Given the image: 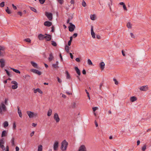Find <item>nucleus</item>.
Masks as SVG:
<instances>
[{
	"instance_id": "28",
	"label": "nucleus",
	"mask_w": 151,
	"mask_h": 151,
	"mask_svg": "<svg viewBox=\"0 0 151 151\" xmlns=\"http://www.w3.org/2000/svg\"><path fill=\"white\" fill-rule=\"evenodd\" d=\"M65 73L66 75V78L68 79H70V76L68 72L67 71H66Z\"/></svg>"
},
{
	"instance_id": "61",
	"label": "nucleus",
	"mask_w": 151,
	"mask_h": 151,
	"mask_svg": "<svg viewBox=\"0 0 151 151\" xmlns=\"http://www.w3.org/2000/svg\"><path fill=\"white\" fill-rule=\"evenodd\" d=\"M78 35V34L77 33H74L73 35V37H74V38H75Z\"/></svg>"
},
{
	"instance_id": "3",
	"label": "nucleus",
	"mask_w": 151,
	"mask_h": 151,
	"mask_svg": "<svg viewBox=\"0 0 151 151\" xmlns=\"http://www.w3.org/2000/svg\"><path fill=\"white\" fill-rule=\"evenodd\" d=\"M5 47L3 46L0 45V57H4L5 55Z\"/></svg>"
},
{
	"instance_id": "56",
	"label": "nucleus",
	"mask_w": 151,
	"mask_h": 151,
	"mask_svg": "<svg viewBox=\"0 0 151 151\" xmlns=\"http://www.w3.org/2000/svg\"><path fill=\"white\" fill-rule=\"evenodd\" d=\"M12 5L13 8L14 10H16L17 9V8L16 6H15L14 4H12Z\"/></svg>"
},
{
	"instance_id": "26",
	"label": "nucleus",
	"mask_w": 151,
	"mask_h": 151,
	"mask_svg": "<svg viewBox=\"0 0 151 151\" xmlns=\"http://www.w3.org/2000/svg\"><path fill=\"white\" fill-rule=\"evenodd\" d=\"M10 69L11 70H12L14 72H15L17 73H20V72L19 70L15 69L13 68H10Z\"/></svg>"
},
{
	"instance_id": "6",
	"label": "nucleus",
	"mask_w": 151,
	"mask_h": 151,
	"mask_svg": "<svg viewBox=\"0 0 151 151\" xmlns=\"http://www.w3.org/2000/svg\"><path fill=\"white\" fill-rule=\"evenodd\" d=\"M53 118L56 123L59 122L60 120V119L59 117L58 114L57 113H55L54 114Z\"/></svg>"
},
{
	"instance_id": "21",
	"label": "nucleus",
	"mask_w": 151,
	"mask_h": 151,
	"mask_svg": "<svg viewBox=\"0 0 151 151\" xmlns=\"http://www.w3.org/2000/svg\"><path fill=\"white\" fill-rule=\"evenodd\" d=\"M37 92H38L40 94H42L43 93L42 91L39 88H37L36 89H34V92L35 93H36Z\"/></svg>"
},
{
	"instance_id": "36",
	"label": "nucleus",
	"mask_w": 151,
	"mask_h": 151,
	"mask_svg": "<svg viewBox=\"0 0 151 151\" xmlns=\"http://www.w3.org/2000/svg\"><path fill=\"white\" fill-rule=\"evenodd\" d=\"M6 11L8 14H11L12 13L11 11L9 10L8 7H7V9H6Z\"/></svg>"
},
{
	"instance_id": "14",
	"label": "nucleus",
	"mask_w": 151,
	"mask_h": 151,
	"mask_svg": "<svg viewBox=\"0 0 151 151\" xmlns=\"http://www.w3.org/2000/svg\"><path fill=\"white\" fill-rule=\"evenodd\" d=\"M147 86H143L139 88L140 90L143 91H146L147 90Z\"/></svg>"
},
{
	"instance_id": "10",
	"label": "nucleus",
	"mask_w": 151,
	"mask_h": 151,
	"mask_svg": "<svg viewBox=\"0 0 151 151\" xmlns=\"http://www.w3.org/2000/svg\"><path fill=\"white\" fill-rule=\"evenodd\" d=\"M0 67L3 68L5 66V60L3 59H0Z\"/></svg>"
},
{
	"instance_id": "13",
	"label": "nucleus",
	"mask_w": 151,
	"mask_h": 151,
	"mask_svg": "<svg viewBox=\"0 0 151 151\" xmlns=\"http://www.w3.org/2000/svg\"><path fill=\"white\" fill-rule=\"evenodd\" d=\"M59 142L58 141H55L53 145V149L54 150L56 151L57 150V148L58 147Z\"/></svg>"
},
{
	"instance_id": "38",
	"label": "nucleus",
	"mask_w": 151,
	"mask_h": 151,
	"mask_svg": "<svg viewBox=\"0 0 151 151\" xmlns=\"http://www.w3.org/2000/svg\"><path fill=\"white\" fill-rule=\"evenodd\" d=\"M69 47L68 46H67V45H66L65 46V50L66 51V52L68 53L69 52Z\"/></svg>"
},
{
	"instance_id": "24",
	"label": "nucleus",
	"mask_w": 151,
	"mask_h": 151,
	"mask_svg": "<svg viewBox=\"0 0 151 151\" xmlns=\"http://www.w3.org/2000/svg\"><path fill=\"white\" fill-rule=\"evenodd\" d=\"M7 134V132L6 130H4L2 132L1 137H5Z\"/></svg>"
},
{
	"instance_id": "2",
	"label": "nucleus",
	"mask_w": 151,
	"mask_h": 151,
	"mask_svg": "<svg viewBox=\"0 0 151 151\" xmlns=\"http://www.w3.org/2000/svg\"><path fill=\"white\" fill-rule=\"evenodd\" d=\"M7 110L6 107L4 104V103L2 102L0 104V114L2 115H4V112Z\"/></svg>"
},
{
	"instance_id": "25",
	"label": "nucleus",
	"mask_w": 151,
	"mask_h": 151,
	"mask_svg": "<svg viewBox=\"0 0 151 151\" xmlns=\"http://www.w3.org/2000/svg\"><path fill=\"white\" fill-rule=\"evenodd\" d=\"M17 109H18V112L19 114V116L20 117H22V113L21 111L20 110H19V106H17Z\"/></svg>"
},
{
	"instance_id": "58",
	"label": "nucleus",
	"mask_w": 151,
	"mask_h": 151,
	"mask_svg": "<svg viewBox=\"0 0 151 151\" xmlns=\"http://www.w3.org/2000/svg\"><path fill=\"white\" fill-rule=\"evenodd\" d=\"M51 32H54V27L53 26H52L51 27Z\"/></svg>"
},
{
	"instance_id": "50",
	"label": "nucleus",
	"mask_w": 151,
	"mask_h": 151,
	"mask_svg": "<svg viewBox=\"0 0 151 151\" xmlns=\"http://www.w3.org/2000/svg\"><path fill=\"white\" fill-rule=\"evenodd\" d=\"M58 2L61 4H62L63 2V0H57Z\"/></svg>"
},
{
	"instance_id": "29",
	"label": "nucleus",
	"mask_w": 151,
	"mask_h": 151,
	"mask_svg": "<svg viewBox=\"0 0 151 151\" xmlns=\"http://www.w3.org/2000/svg\"><path fill=\"white\" fill-rule=\"evenodd\" d=\"M52 110L51 109H49L47 112V115L48 116H50L51 115L52 113Z\"/></svg>"
},
{
	"instance_id": "1",
	"label": "nucleus",
	"mask_w": 151,
	"mask_h": 151,
	"mask_svg": "<svg viewBox=\"0 0 151 151\" xmlns=\"http://www.w3.org/2000/svg\"><path fill=\"white\" fill-rule=\"evenodd\" d=\"M61 145L60 147L61 149L63 151H65L67 149L68 145V142L65 139L61 142Z\"/></svg>"
},
{
	"instance_id": "46",
	"label": "nucleus",
	"mask_w": 151,
	"mask_h": 151,
	"mask_svg": "<svg viewBox=\"0 0 151 151\" xmlns=\"http://www.w3.org/2000/svg\"><path fill=\"white\" fill-rule=\"evenodd\" d=\"M5 5V2L4 1L0 3V6L1 7H3Z\"/></svg>"
},
{
	"instance_id": "57",
	"label": "nucleus",
	"mask_w": 151,
	"mask_h": 151,
	"mask_svg": "<svg viewBox=\"0 0 151 151\" xmlns=\"http://www.w3.org/2000/svg\"><path fill=\"white\" fill-rule=\"evenodd\" d=\"M93 111L94 112L98 108L97 107H94L93 108Z\"/></svg>"
},
{
	"instance_id": "18",
	"label": "nucleus",
	"mask_w": 151,
	"mask_h": 151,
	"mask_svg": "<svg viewBox=\"0 0 151 151\" xmlns=\"http://www.w3.org/2000/svg\"><path fill=\"white\" fill-rule=\"evenodd\" d=\"M45 35H47V36H45V39L47 41H50L51 39V36L50 35H48L47 34H46Z\"/></svg>"
},
{
	"instance_id": "11",
	"label": "nucleus",
	"mask_w": 151,
	"mask_h": 151,
	"mask_svg": "<svg viewBox=\"0 0 151 151\" xmlns=\"http://www.w3.org/2000/svg\"><path fill=\"white\" fill-rule=\"evenodd\" d=\"M31 71L34 73L38 74L39 76L41 75L42 73L41 72L36 69H33L31 70Z\"/></svg>"
},
{
	"instance_id": "43",
	"label": "nucleus",
	"mask_w": 151,
	"mask_h": 151,
	"mask_svg": "<svg viewBox=\"0 0 151 151\" xmlns=\"http://www.w3.org/2000/svg\"><path fill=\"white\" fill-rule=\"evenodd\" d=\"M24 41L28 42H31V40L29 38L25 39L24 40Z\"/></svg>"
},
{
	"instance_id": "12",
	"label": "nucleus",
	"mask_w": 151,
	"mask_h": 151,
	"mask_svg": "<svg viewBox=\"0 0 151 151\" xmlns=\"http://www.w3.org/2000/svg\"><path fill=\"white\" fill-rule=\"evenodd\" d=\"M78 151H86V148L84 145H81Z\"/></svg>"
},
{
	"instance_id": "34",
	"label": "nucleus",
	"mask_w": 151,
	"mask_h": 151,
	"mask_svg": "<svg viewBox=\"0 0 151 151\" xmlns=\"http://www.w3.org/2000/svg\"><path fill=\"white\" fill-rule=\"evenodd\" d=\"M4 128H6L8 126L9 124L8 122L7 121H5L4 124Z\"/></svg>"
},
{
	"instance_id": "59",
	"label": "nucleus",
	"mask_w": 151,
	"mask_h": 151,
	"mask_svg": "<svg viewBox=\"0 0 151 151\" xmlns=\"http://www.w3.org/2000/svg\"><path fill=\"white\" fill-rule=\"evenodd\" d=\"M76 60L78 62H80V60L79 58H76Z\"/></svg>"
},
{
	"instance_id": "9",
	"label": "nucleus",
	"mask_w": 151,
	"mask_h": 151,
	"mask_svg": "<svg viewBox=\"0 0 151 151\" xmlns=\"http://www.w3.org/2000/svg\"><path fill=\"white\" fill-rule=\"evenodd\" d=\"M3 140V139H0V148H1L3 150H4L5 149V147L3 145L4 143Z\"/></svg>"
},
{
	"instance_id": "17",
	"label": "nucleus",
	"mask_w": 151,
	"mask_h": 151,
	"mask_svg": "<svg viewBox=\"0 0 151 151\" xmlns=\"http://www.w3.org/2000/svg\"><path fill=\"white\" fill-rule=\"evenodd\" d=\"M30 63H31V64H32V66L36 68H37V69L39 68V67L38 66L37 64L36 63L33 61H31Z\"/></svg>"
},
{
	"instance_id": "54",
	"label": "nucleus",
	"mask_w": 151,
	"mask_h": 151,
	"mask_svg": "<svg viewBox=\"0 0 151 151\" xmlns=\"http://www.w3.org/2000/svg\"><path fill=\"white\" fill-rule=\"evenodd\" d=\"M103 83H101L100 84V85L99 86V89L100 91H101V87L103 85Z\"/></svg>"
},
{
	"instance_id": "33",
	"label": "nucleus",
	"mask_w": 151,
	"mask_h": 151,
	"mask_svg": "<svg viewBox=\"0 0 151 151\" xmlns=\"http://www.w3.org/2000/svg\"><path fill=\"white\" fill-rule=\"evenodd\" d=\"M42 146L41 145H40L38 146L37 151H42Z\"/></svg>"
},
{
	"instance_id": "5",
	"label": "nucleus",
	"mask_w": 151,
	"mask_h": 151,
	"mask_svg": "<svg viewBox=\"0 0 151 151\" xmlns=\"http://www.w3.org/2000/svg\"><path fill=\"white\" fill-rule=\"evenodd\" d=\"M69 24L70 26L68 27L69 30L70 32H73L75 28V26L71 23H70Z\"/></svg>"
},
{
	"instance_id": "30",
	"label": "nucleus",
	"mask_w": 151,
	"mask_h": 151,
	"mask_svg": "<svg viewBox=\"0 0 151 151\" xmlns=\"http://www.w3.org/2000/svg\"><path fill=\"white\" fill-rule=\"evenodd\" d=\"M53 58V56L52 55V53H50V54L49 57L48 58V60L49 61H51Z\"/></svg>"
},
{
	"instance_id": "37",
	"label": "nucleus",
	"mask_w": 151,
	"mask_h": 151,
	"mask_svg": "<svg viewBox=\"0 0 151 151\" xmlns=\"http://www.w3.org/2000/svg\"><path fill=\"white\" fill-rule=\"evenodd\" d=\"M51 42V44L53 46L56 47L57 45V43L53 41H52Z\"/></svg>"
},
{
	"instance_id": "15",
	"label": "nucleus",
	"mask_w": 151,
	"mask_h": 151,
	"mask_svg": "<svg viewBox=\"0 0 151 151\" xmlns=\"http://www.w3.org/2000/svg\"><path fill=\"white\" fill-rule=\"evenodd\" d=\"M52 23L49 21H46L44 22V25L47 27H50L52 25Z\"/></svg>"
},
{
	"instance_id": "53",
	"label": "nucleus",
	"mask_w": 151,
	"mask_h": 151,
	"mask_svg": "<svg viewBox=\"0 0 151 151\" xmlns=\"http://www.w3.org/2000/svg\"><path fill=\"white\" fill-rule=\"evenodd\" d=\"M18 15H19L20 16H22V12H18L17 13Z\"/></svg>"
},
{
	"instance_id": "44",
	"label": "nucleus",
	"mask_w": 151,
	"mask_h": 151,
	"mask_svg": "<svg viewBox=\"0 0 151 151\" xmlns=\"http://www.w3.org/2000/svg\"><path fill=\"white\" fill-rule=\"evenodd\" d=\"M88 64L89 65H92V63L91 62V60L89 59H88Z\"/></svg>"
},
{
	"instance_id": "45",
	"label": "nucleus",
	"mask_w": 151,
	"mask_h": 151,
	"mask_svg": "<svg viewBox=\"0 0 151 151\" xmlns=\"http://www.w3.org/2000/svg\"><path fill=\"white\" fill-rule=\"evenodd\" d=\"M76 103H73L72 104V105H71V107L73 108H76Z\"/></svg>"
},
{
	"instance_id": "64",
	"label": "nucleus",
	"mask_w": 151,
	"mask_h": 151,
	"mask_svg": "<svg viewBox=\"0 0 151 151\" xmlns=\"http://www.w3.org/2000/svg\"><path fill=\"white\" fill-rule=\"evenodd\" d=\"M16 151H19V149L18 146H16L15 148Z\"/></svg>"
},
{
	"instance_id": "20",
	"label": "nucleus",
	"mask_w": 151,
	"mask_h": 151,
	"mask_svg": "<svg viewBox=\"0 0 151 151\" xmlns=\"http://www.w3.org/2000/svg\"><path fill=\"white\" fill-rule=\"evenodd\" d=\"M45 36L42 34H40L38 36V37L39 40H42L45 38Z\"/></svg>"
},
{
	"instance_id": "19",
	"label": "nucleus",
	"mask_w": 151,
	"mask_h": 151,
	"mask_svg": "<svg viewBox=\"0 0 151 151\" xmlns=\"http://www.w3.org/2000/svg\"><path fill=\"white\" fill-rule=\"evenodd\" d=\"M93 26H91V34L92 35V37L93 38H95V34L94 32H93Z\"/></svg>"
},
{
	"instance_id": "16",
	"label": "nucleus",
	"mask_w": 151,
	"mask_h": 151,
	"mask_svg": "<svg viewBox=\"0 0 151 151\" xmlns=\"http://www.w3.org/2000/svg\"><path fill=\"white\" fill-rule=\"evenodd\" d=\"M99 66L101 69V70H103L104 68V63L103 62L100 63L99 64Z\"/></svg>"
},
{
	"instance_id": "35",
	"label": "nucleus",
	"mask_w": 151,
	"mask_h": 151,
	"mask_svg": "<svg viewBox=\"0 0 151 151\" xmlns=\"http://www.w3.org/2000/svg\"><path fill=\"white\" fill-rule=\"evenodd\" d=\"M127 27L129 28H132V24L129 22L127 23Z\"/></svg>"
},
{
	"instance_id": "41",
	"label": "nucleus",
	"mask_w": 151,
	"mask_h": 151,
	"mask_svg": "<svg viewBox=\"0 0 151 151\" xmlns=\"http://www.w3.org/2000/svg\"><path fill=\"white\" fill-rule=\"evenodd\" d=\"M5 71L6 72V73H7L8 76L9 77L11 76V75L10 74L9 72L6 69H5Z\"/></svg>"
},
{
	"instance_id": "47",
	"label": "nucleus",
	"mask_w": 151,
	"mask_h": 151,
	"mask_svg": "<svg viewBox=\"0 0 151 151\" xmlns=\"http://www.w3.org/2000/svg\"><path fill=\"white\" fill-rule=\"evenodd\" d=\"M25 78H27L29 79L30 77V76L29 75H26L24 76Z\"/></svg>"
},
{
	"instance_id": "22",
	"label": "nucleus",
	"mask_w": 151,
	"mask_h": 151,
	"mask_svg": "<svg viewBox=\"0 0 151 151\" xmlns=\"http://www.w3.org/2000/svg\"><path fill=\"white\" fill-rule=\"evenodd\" d=\"M75 69L78 75L80 76L81 75V72L79 69L78 68V67H75Z\"/></svg>"
},
{
	"instance_id": "39",
	"label": "nucleus",
	"mask_w": 151,
	"mask_h": 151,
	"mask_svg": "<svg viewBox=\"0 0 151 151\" xmlns=\"http://www.w3.org/2000/svg\"><path fill=\"white\" fill-rule=\"evenodd\" d=\"M30 9L31 10L34 12L35 13H37V11L36 10L35 8H33V7H30Z\"/></svg>"
},
{
	"instance_id": "23",
	"label": "nucleus",
	"mask_w": 151,
	"mask_h": 151,
	"mask_svg": "<svg viewBox=\"0 0 151 151\" xmlns=\"http://www.w3.org/2000/svg\"><path fill=\"white\" fill-rule=\"evenodd\" d=\"M130 100L132 102H133L137 100V98L135 96L131 97L130 98Z\"/></svg>"
},
{
	"instance_id": "32",
	"label": "nucleus",
	"mask_w": 151,
	"mask_h": 151,
	"mask_svg": "<svg viewBox=\"0 0 151 151\" xmlns=\"http://www.w3.org/2000/svg\"><path fill=\"white\" fill-rule=\"evenodd\" d=\"M96 16L95 14H91L90 15V18L91 19L93 20H94L95 19Z\"/></svg>"
},
{
	"instance_id": "31",
	"label": "nucleus",
	"mask_w": 151,
	"mask_h": 151,
	"mask_svg": "<svg viewBox=\"0 0 151 151\" xmlns=\"http://www.w3.org/2000/svg\"><path fill=\"white\" fill-rule=\"evenodd\" d=\"M73 40V37L71 36L70 37V40L68 42V45L69 46H70L71 45V42Z\"/></svg>"
},
{
	"instance_id": "40",
	"label": "nucleus",
	"mask_w": 151,
	"mask_h": 151,
	"mask_svg": "<svg viewBox=\"0 0 151 151\" xmlns=\"http://www.w3.org/2000/svg\"><path fill=\"white\" fill-rule=\"evenodd\" d=\"M146 144L144 145L142 147V150L143 151H145L146 148Z\"/></svg>"
},
{
	"instance_id": "60",
	"label": "nucleus",
	"mask_w": 151,
	"mask_h": 151,
	"mask_svg": "<svg viewBox=\"0 0 151 151\" xmlns=\"http://www.w3.org/2000/svg\"><path fill=\"white\" fill-rule=\"evenodd\" d=\"M58 81L59 83H61L62 82V81L58 77H57Z\"/></svg>"
},
{
	"instance_id": "7",
	"label": "nucleus",
	"mask_w": 151,
	"mask_h": 151,
	"mask_svg": "<svg viewBox=\"0 0 151 151\" xmlns=\"http://www.w3.org/2000/svg\"><path fill=\"white\" fill-rule=\"evenodd\" d=\"M45 15L50 20H52V13L46 12L45 13Z\"/></svg>"
},
{
	"instance_id": "52",
	"label": "nucleus",
	"mask_w": 151,
	"mask_h": 151,
	"mask_svg": "<svg viewBox=\"0 0 151 151\" xmlns=\"http://www.w3.org/2000/svg\"><path fill=\"white\" fill-rule=\"evenodd\" d=\"M130 35L132 37V38H135V36L134 35V34L132 33H130Z\"/></svg>"
},
{
	"instance_id": "51",
	"label": "nucleus",
	"mask_w": 151,
	"mask_h": 151,
	"mask_svg": "<svg viewBox=\"0 0 151 151\" xmlns=\"http://www.w3.org/2000/svg\"><path fill=\"white\" fill-rule=\"evenodd\" d=\"M39 1L40 4H42L45 2V0H39Z\"/></svg>"
},
{
	"instance_id": "49",
	"label": "nucleus",
	"mask_w": 151,
	"mask_h": 151,
	"mask_svg": "<svg viewBox=\"0 0 151 151\" xmlns=\"http://www.w3.org/2000/svg\"><path fill=\"white\" fill-rule=\"evenodd\" d=\"M113 81H114L115 84L116 85H118V81H117V80L115 78H113Z\"/></svg>"
},
{
	"instance_id": "4",
	"label": "nucleus",
	"mask_w": 151,
	"mask_h": 151,
	"mask_svg": "<svg viewBox=\"0 0 151 151\" xmlns=\"http://www.w3.org/2000/svg\"><path fill=\"white\" fill-rule=\"evenodd\" d=\"M27 113L29 116V118H33L34 116H37V113H34L30 111H27Z\"/></svg>"
},
{
	"instance_id": "8",
	"label": "nucleus",
	"mask_w": 151,
	"mask_h": 151,
	"mask_svg": "<svg viewBox=\"0 0 151 151\" xmlns=\"http://www.w3.org/2000/svg\"><path fill=\"white\" fill-rule=\"evenodd\" d=\"M12 84H14V85H12V88L13 89H17L18 87V83L17 82L15 81H12L11 82Z\"/></svg>"
},
{
	"instance_id": "62",
	"label": "nucleus",
	"mask_w": 151,
	"mask_h": 151,
	"mask_svg": "<svg viewBox=\"0 0 151 151\" xmlns=\"http://www.w3.org/2000/svg\"><path fill=\"white\" fill-rule=\"evenodd\" d=\"M94 123L95 124V125H96V127H98V124L96 122V120H95L94 121Z\"/></svg>"
},
{
	"instance_id": "63",
	"label": "nucleus",
	"mask_w": 151,
	"mask_h": 151,
	"mask_svg": "<svg viewBox=\"0 0 151 151\" xmlns=\"http://www.w3.org/2000/svg\"><path fill=\"white\" fill-rule=\"evenodd\" d=\"M13 128L14 129H15V128L16 127V125L15 124V123L14 122L13 124Z\"/></svg>"
},
{
	"instance_id": "27",
	"label": "nucleus",
	"mask_w": 151,
	"mask_h": 151,
	"mask_svg": "<svg viewBox=\"0 0 151 151\" xmlns=\"http://www.w3.org/2000/svg\"><path fill=\"white\" fill-rule=\"evenodd\" d=\"M14 137H12L11 140V142L12 144V145L13 146H15V145L14 143Z\"/></svg>"
},
{
	"instance_id": "48",
	"label": "nucleus",
	"mask_w": 151,
	"mask_h": 151,
	"mask_svg": "<svg viewBox=\"0 0 151 151\" xmlns=\"http://www.w3.org/2000/svg\"><path fill=\"white\" fill-rule=\"evenodd\" d=\"M82 5L84 7H85L86 6V3L83 0L82 2Z\"/></svg>"
},
{
	"instance_id": "55",
	"label": "nucleus",
	"mask_w": 151,
	"mask_h": 151,
	"mask_svg": "<svg viewBox=\"0 0 151 151\" xmlns=\"http://www.w3.org/2000/svg\"><path fill=\"white\" fill-rule=\"evenodd\" d=\"M123 9L124 10L126 11L127 10V8L125 4L123 5Z\"/></svg>"
},
{
	"instance_id": "42",
	"label": "nucleus",
	"mask_w": 151,
	"mask_h": 151,
	"mask_svg": "<svg viewBox=\"0 0 151 151\" xmlns=\"http://www.w3.org/2000/svg\"><path fill=\"white\" fill-rule=\"evenodd\" d=\"M52 68H56L58 67V66L57 65V64H53L52 65Z\"/></svg>"
}]
</instances>
